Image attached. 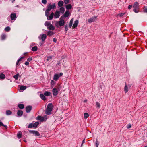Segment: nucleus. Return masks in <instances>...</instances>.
Segmentation results:
<instances>
[{
  "mask_svg": "<svg viewBox=\"0 0 147 147\" xmlns=\"http://www.w3.org/2000/svg\"><path fill=\"white\" fill-rule=\"evenodd\" d=\"M99 144V142L97 141V140H96V147H98Z\"/></svg>",
  "mask_w": 147,
  "mask_h": 147,
  "instance_id": "nucleus-44",
  "label": "nucleus"
},
{
  "mask_svg": "<svg viewBox=\"0 0 147 147\" xmlns=\"http://www.w3.org/2000/svg\"><path fill=\"white\" fill-rule=\"evenodd\" d=\"M128 88L127 86L125 85L124 87V91L125 93H127L128 91Z\"/></svg>",
  "mask_w": 147,
  "mask_h": 147,
  "instance_id": "nucleus-35",
  "label": "nucleus"
},
{
  "mask_svg": "<svg viewBox=\"0 0 147 147\" xmlns=\"http://www.w3.org/2000/svg\"><path fill=\"white\" fill-rule=\"evenodd\" d=\"M52 60V57L51 56H48L47 57V60L48 61H51Z\"/></svg>",
  "mask_w": 147,
  "mask_h": 147,
  "instance_id": "nucleus-30",
  "label": "nucleus"
},
{
  "mask_svg": "<svg viewBox=\"0 0 147 147\" xmlns=\"http://www.w3.org/2000/svg\"><path fill=\"white\" fill-rule=\"evenodd\" d=\"M23 58V57H21L19 58L18 60L19 61H21Z\"/></svg>",
  "mask_w": 147,
  "mask_h": 147,
  "instance_id": "nucleus-54",
  "label": "nucleus"
},
{
  "mask_svg": "<svg viewBox=\"0 0 147 147\" xmlns=\"http://www.w3.org/2000/svg\"><path fill=\"white\" fill-rule=\"evenodd\" d=\"M25 64L26 65H28L29 64V63L28 62H27V61L25 63Z\"/></svg>",
  "mask_w": 147,
  "mask_h": 147,
  "instance_id": "nucleus-53",
  "label": "nucleus"
},
{
  "mask_svg": "<svg viewBox=\"0 0 147 147\" xmlns=\"http://www.w3.org/2000/svg\"><path fill=\"white\" fill-rule=\"evenodd\" d=\"M51 93L49 92L46 91L44 93V95L47 96H49L50 95Z\"/></svg>",
  "mask_w": 147,
  "mask_h": 147,
  "instance_id": "nucleus-28",
  "label": "nucleus"
},
{
  "mask_svg": "<svg viewBox=\"0 0 147 147\" xmlns=\"http://www.w3.org/2000/svg\"><path fill=\"white\" fill-rule=\"evenodd\" d=\"M35 45V43H32L31 44V45H32V46H33V45Z\"/></svg>",
  "mask_w": 147,
  "mask_h": 147,
  "instance_id": "nucleus-56",
  "label": "nucleus"
},
{
  "mask_svg": "<svg viewBox=\"0 0 147 147\" xmlns=\"http://www.w3.org/2000/svg\"><path fill=\"white\" fill-rule=\"evenodd\" d=\"M44 94H41L40 95V97L41 99L42 100H46V97L45 96Z\"/></svg>",
  "mask_w": 147,
  "mask_h": 147,
  "instance_id": "nucleus-23",
  "label": "nucleus"
},
{
  "mask_svg": "<svg viewBox=\"0 0 147 147\" xmlns=\"http://www.w3.org/2000/svg\"><path fill=\"white\" fill-rule=\"evenodd\" d=\"M32 109V107L29 106L26 107V111L27 113H29L30 112Z\"/></svg>",
  "mask_w": 147,
  "mask_h": 147,
  "instance_id": "nucleus-16",
  "label": "nucleus"
},
{
  "mask_svg": "<svg viewBox=\"0 0 147 147\" xmlns=\"http://www.w3.org/2000/svg\"><path fill=\"white\" fill-rule=\"evenodd\" d=\"M12 112L10 110H7L6 111V114L7 115H9L11 114Z\"/></svg>",
  "mask_w": 147,
  "mask_h": 147,
  "instance_id": "nucleus-39",
  "label": "nucleus"
},
{
  "mask_svg": "<svg viewBox=\"0 0 147 147\" xmlns=\"http://www.w3.org/2000/svg\"><path fill=\"white\" fill-rule=\"evenodd\" d=\"M63 74L62 73H60L59 74H55L54 76L53 79L55 81H57L59 77L62 76Z\"/></svg>",
  "mask_w": 147,
  "mask_h": 147,
  "instance_id": "nucleus-8",
  "label": "nucleus"
},
{
  "mask_svg": "<svg viewBox=\"0 0 147 147\" xmlns=\"http://www.w3.org/2000/svg\"><path fill=\"white\" fill-rule=\"evenodd\" d=\"M124 14V13H121L120 14H119V15L120 16V17H121V16H123Z\"/></svg>",
  "mask_w": 147,
  "mask_h": 147,
  "instance_id": "nucleus-51",
  "label": "nucleus"
},
{
  "mask_svg": "<svg viewBox=\"0 0 147 147\" xmlns=\"http://www.w3.org/2000/svg\"><path fill=\"white\" fill-rule=\"evenodd\" d=\"M96 107L97 108H99L100 107V105L99 103L98 102H96Z\"/></svg>",
  "mask_w": 147,
  "mask_h": 147,
  "instance_id": "nucleus-37",
  "label": "nucleus"
},
{
  "mask_svg": "<svg viewBox=\"0 0 147 147\" xmlns=\"http://www.w3.org/2000/svg\"><path fill=\"white\" fill-rule=\"evenodd\" d=\"M19 61H18V60L17 61V62H16V65H19Z\"/></svg>",
  "mask_w": 147,
  "mask_h": 147,
  "instance_id": "nucleus-55",
  "label": "nucleus"
},
{
  "mask_svg": "<svg viewBox=\"0 0 147 147\" xmlns=\"http://www.w3.org/2000/svg\"><path fill=\"white\" fill-rule=\"evenodd\" d=\"M19 76V74H17L16 75H14L13 76V78L16 79V80H18V77Z\"/></svg>",
  "mask_w": 147,
  "mask_h": 147,
  "instance_id": "nucleus-41",
  "label": "nucleus"
},
{
  "mask_svg": "<svg viewBox=\"0 0 147 147\" xmlns=\"http://www.w3.org/2000/svg\"><path fill=\"white\" fill-rule=\"evenodd\" d=\"M53 41L55 43H56L57 40L55 38H54L53 39Z\"/></svg>",
  "mask_w": 147,
  "mask_h": 147,
  "instance_id": "nucleus-52",
  "label": "nucleus"
},
{
  "mask_svg": "<svg viewBox=\"0 0 147 147\" xmlns=\"http://www.w3.org/2000/svg\"><path fill=\"white\" fill-rule=\"evenodd\" d=\"M36 119L39 120L41 122H43L47 120V118L46 117H44L39 116L36 117Z\"/></svg>",
  "mask_w": 147,
  "mask_h": 147,
  "instance_id": "nucleus-9",
  "label": "nucleus"
},
{
  "mask_svg": "<svg viewBox=\"0 0 147 147\" xmlns=\"http://www.w3.org/2000/svg\"><path fill=\"white\" fill-rule=\"evenodd\" d=\"M131 124H129L127 125V127L129 129L131 127Z\"/></svg>",
  "mask_w": 147,
  "mask_h": 147,
  "instance_id": "nucleus-46",
  "label": "nucleus"
},
{
  "mask_svg": "<svg viewBox=\"0 0 147 147\" xmlns=\"http://www.w3.org/2000/svg\"><path fill=\"white\" fill-rule=\"evenodd\" d=\"M132 5H129L128 7V9H130L131 8H132Z\"/></svg>",
  "mask_w": 147,
  "mask_h": 147,
  "instance_id": "nucleus-48",
  "label": "nucleus"
},
{
  "mask_svg": "<svg viewBox=\"0 0 147 147\" xmlns=\"http://www.w3.org/2000/svg\"><path fill=\"white\" fill-rule=\"evenodd\" d=\"M29 132L30 133L34 134L36 136H40V134L39 133L36 131L34 130H29Z\"/></svg>",
  "mask_w": 147,
  "mask_h": 147,
  "instance_id": "nucleus-14",
  "label": "nucleus"
},
{
  "mask_svg": "<svg viewBox=\"0 0 147 147\" xmlns=\"http://www.w3.org/2000/svg\"><path fill=\"white\" fill-rule=\"evenodd\" d=\"M16 18V13H12L11 14L10 17L9 16L8 17L7 19L9 22H13Z\"/></svg>",
  "mask_w": 147,
  "mask_h": 147,
  "instance_id": "nucleus-3",
  "label": "nucleus"
},
{
  "mask_svg": "<svg viewBox=\"0 0 147 147\" xmlns=\"http://www.w3.org/2000/svg\"><path fill=\"white\" fill-rule=\"evenodd\" d=\"M63 2L62 1H60L58 3V5L59 7H63Z\"/></svg>",
  "mask_w": 147,
  "mask_h": 147,
  "instance_id": "nucleus-17",
  "label": "nucleus"
},
{
  "mask_svg": "<svg viewBox=\"0 0 147 147\" xmlns=\"http://www.w3.org/2000/svg\"><path fill=\"white\" fill-rule=\"evenodd\" d=\"M23 112L22 111L19 110L18 111L17 114L18 117H21L23 114Z\"/></svg>",
  "mask_w": 147,
  "mask_h": 147,
  "instance_id": "nucleus-18",
  "label": "nucleus"
},
{
  "mask_svg": "<svg viewBox=\"0 0 147 147\" xmlns=\"http://www.w3.org/2000/svg\"><path fill=\"white\" fill-rule=\"evenodd\" d=\"M50 23L48 21H46L45 23V25L46 26H48L50 25Z\"/></svg>",
  "mask_w": 147,
  "mask_h": 147,
  "instance_id": "nucleus-38",
  "label": "nucleus"
},
{
  "mask_svg": "<svg viewBox=\"0 0 147 147\" xmlns=\"http://www.w3.org/2000/svg\"><path fill=\"white\" fill-rule=\"evenodd\" d=\"M96 18L97 17L96 16L92 17L89 19L88 20V21L90 23L94 22L96 20Z\"/></svg>",
  "mask_w": 147,
  "mask_h": 147,
  "instance_id": "nucleus-13",
  "label": "nucleus"
},
{
  "mask_svg": "<svg viewBox=\"0 0 147 147\" xmlns=\"http://www.w3.org/2000/svg\"><path fill=\"white\" fill-rule=\"evenodd\" d=\"M53 109V106L52 104L49 103L47 105L46 110L45 113L47 115H50L51 113V111Z\"/></svg>",
  "mask_w": 147,
  "mask_h": 147,
  "instance_id": "nucleus-2",
  "label": "nucleus"
},
{
  "mask_svg": "<svg viewBox=\"0 0 147 147\" xmlns=\"http://www.w3.org/2000/svg\"><path fill=\"white\" fill-rule=\"evenodd\" d=\"M73 19L72 18L70 21L69 24V27L70 28H71V26L72 25V24H73Z\"/></svg>",
  "mask_w": 147,
  "mask_h": 147,
  "instance_id": "nucleus-27",
  "label": "nucleus"
},
{
  "mask_svg": "<svg viewBox=\"0 0 147 147\" xmlns=\"http://www.w3.org/2000/svg\"><path fill=\"white\" fill-rule=\"evenodd\" d=\"M89 116L88 114L87 113H85L84 114V117L85 119L87 118Z\"/></svg>",
  "mask_w": 147,
  "mask_h": 147,
  "instance_id": "nucleus-40",
  "label": "nucleus"
},
{
  "mask_svg": "<svg viewBox=\"0 0 147 147\" xmlns=\"http://www.w3.org/2000/svg\"><path fill=\"white\" fill-rule=\"evenodd\" d=\"M42 2L44 4H46L47 3V0H42Z\"/></svg>",
  "mask_w": 147,
  "mask_h": 147,
  "instance_id": "nucleus-45",
  "label": "nucleus"
},
{
  "mask_svg": "<svg viewBox=\"0 0 147 147\" xmlns=\"http://www.w3.org/2000/svg\"><path fill=\"white\" fill-rule=\"evenodd\" d=\"M38 49V48L37 46H34L32 48V50L33 51H37Z\"/></svg>",
  "mask_w": 147,
  "mask_h": 147,
  "instance_id": "nucleus-31",
  "label": "nucleus"
},
{
  "mask_svg": "<svg viewBox=\"0 0 147 147\" xmlns=\"http://www.w3.org/2000/svg\"><path fill=\"white\" fill-rule=\"evenodd\" d=\"M64 17L61 16L60 18V20L58 22L56 23V25L57 26L58 25L60 26H62L64 25L65 22L64 20H63Z\"/></svg>",
  "mask_w": 147,
  "mask_h": 147,
  "instance_id": "nucleus-4",
  "label": "nucleus"
},
{
  "mask_svg": "<svg viewBox=\"0 0 147 147\" xmlns=\"http://www.w3.org/2000/svg\"><path fill=\"white\" fill-rule=\"evenodd\" d=\"M59 11L60 13H63L65 11L64 8L63 7H60L59 9Z\"/></svg>",
  "mask_w": 147,
  "mask_h": 147,
  "instance_id": "nucleus-21",
  "label": "nucleus"
},
{
  "mask_svg": "<svg viewBox=\"0 0 147 147\" xmlns=\"http://www.w3.org/2000/svg\"><path fill=\"white\" fill-rule=\"evenodd\" d=\"M143 11L144 12L147 13V7L145 8Z\"/></svg>",
  "mask_w": 147,
  "mask_h": 147,
  "instance_id": "nucleus-49",
  "label": "nucleus"
},
{
  "mask_svg": "<svg viewBox=\"0 0 147 147\" xmlns=\"http://www.w3.org/2000/svg\"><path fill=\"white\" fill-rule=\"evenodd\" d=\"M85 142V140H84L82 142V144Z\"/></svg>",
  "mask_w": 147,
  "mask_h": 147,
  "instance_id": "nucleus-57",
  "label": "nucleus"
},
{
  "mask_svg": "<svg viewBox=\"0 0 147 147\" xmlns=\"http://www.w3.org/2000/svg\"><path fill=\"white\" fill-rule=\"evenodd\" d=\"M87 101V100H84V102H86Z\"/></svg>",
  "mask_w": 147,
  "mask_h": 147,
  "instance_id": "nucleus-58",
  "label": "nucleus"
},
{
  "mask_svg": "<svg viewBox=\"0 0 147 147\" xmlns=\"http://www.w3.org/2000/svg\"><path fill=\"white\" fill-rule=\"evenodd\" d=\"M60 15V11L58 10H56L54 14V17L55 18H58Z\"/></svg>",
  "mask_w": 147,
  "mask_h": 147,
  "instance_id": "nucleus-12",
  "label": "nucleus"
},
{
  "mask_svg": "<svg viewBox=\"0 0 147 147\" xmlns=\"http://www.w3.org/2000/svg\"><path fill=\"white\" fill-rule=\"evenodd\" d=\"M18 5H17V6H16V7H18Z\"/></svg>",
  "mask_w": 147,
  "mask_h": 147,
  "instance_id": "nucleus-62",
  "label": "nucleus"
},
{
  "mask_svg": "<svg viewBox=\"0 0 147 147\" xmlns=\"http://www.w3.org/2000/svg\"><path fill=\"white\" fill-rule=\"evenodd\" d=\"M0 78L1 79H3L5 78V76L3 74H1L0 75Z\"/></svg>",
  "mask_w": 147,
  "mask_h": 147,
  "instance_id": "nucleus-32",
  "label": "nucleus"
},
{
  "mask_svg": "<svg viewBox=\"0 0 147 147\" xmlns=\"http://www.w3.org/2000/svg\"><path fill=\"white\" fill-rule=\"evenodd\" d=\"M55 83V82L53 80H52L51 81V86H53Z\"/></svg>",
  "mask_w": 147,
  "mask_h": 147,
  "instance_id": "nucleus-42",
  "label": "nucleus"
},
{
  "mask_svg": "<svg viewBox=\"0 0 147 147\" xmlns=\"http://www.w3.org/2000/svg\"><path fill=\"white\" fill-rule=\"evenodd\" d=\"M32 60V58L31 57H29L27 59V61H30Z\"/></svg>",
  "mask_w": 147,
  "mask_h": 147,
  "instance_id": "nucleus-50",
  "label": "nucleus"
},
{
  "mask_svg": "<svg viewBox=\"0 0 147 147\" xmlns=\"http://www.w3.org/2000/svg\"><path fill=\"white\" fill-rule=\"evenodd\" d=\"M65 30L66 31V32H67V31L68 30V27H67V25H66L65 26Z\"/></svg>",
  "mask_w": 147,
  "mask_h": 147,
  "instance_id": "nucleus-47",
  "label": "nucleus"
},
{
  "mask_svg": "<svg viewBox=\"0 0 147 147\" xmlns=\"http://www.w3.org/2000/svg\"><path fill=\"white\" fill-rule=\"evenodd\" d=\"M2 126H4L6 129L7 128V126L4 125L0 121V127Z\"/></svg>",
  "mask_w": 147,
  "mask_h": 147,
  "instance_id": "nucleus-36",
  "label": "nucleus"
},
{
  "mask_svg": "<svg viewBox=\"0 0 147 147\" xmlns=\"http://www.w3.org/2000/svg\"><path fill=\"white\" fill-rule=\"evenodd\" d=\"M49 12H48V13L47 14H46V13H45V16H47V19L49 20H52L53 19V16H54V13L53 12H52L49 16Z\"/></svg>",
  "mask_w": 147,
  "mask_h": 147,
  "instance_id": "nucleus-10",
  "label": "nucleus"
},
{
  "mask_svg": "<svg viewBox=\"0 0 147 147\" xmlns=\"http://www.w3.org/2000/svg\"><path fill=\"white\" fill-rule=\"evenodd\" d=\"M54 34V32L52 31H49L47 33V35L50 36Z\"/></svg>",
  "mask_w": 147,
  "mask_h": 147,
  "instance_id": "nucleus-22",
  "label": "nucleus"
},
{
  "mask_svg": "<svg viewBox=\"0 0 147 147\" xmlns=\"http://www.w3.org/2000/svg\"><path fill=\"white\" fill-rule=\"evenodd\" d=\"M24 141L25 142H26V140H24Z\"/></svg>",
  "mask_w": 147,
  "mask_h": 147,
  "instance_id": "nucleus-61",
  "label": "nucleus"
},
{
  "mask_svg": "<svg viewBox=\"0 0 147 147\" xmlns=\"http://www.w3.org/2000/svg\"><path fill=\"white\" fill-rule=\"evenodd\" d=\"M11 1H12V3L14 2V1H15V0H11Z\"/></svg>",
  "mask_w": 147,
  "mask_h": 147,
  "instance_id": "nucleus-59",
  "label": "nucleus"
},
{
  "mask_svg": "<svg viewBox=\"0 0 147 147\" xmlns=\"http://www.w3.org/2000/svg\"><path fill=\"white\" fill-rule=\"evenodd\" d=\"M70 13L69 12V11H66L64 15V16H63L64 17H64H68Z\"/></svg>",
  "mask_w": 147,
  "mask_h": 147,
  "instance_id": "nucleus-19",
  "label": "nucleus"
},
{
  "mask_svg": "<svg viewBox=\"0 0 147 147\" xmlns=\"http://www.w3.org/2000/svg\"><path fill=\"white\" fill-rule=\"evenodd\" d=\"M39 123L38 122H32L31 123L29 124L28 126V128H36L37 126L38 125Z\"/></svg>",
  "mask_w": 147,
  "mask_h": 147,
  "instance_id": "nucleus-5",
  "label": "nucleus"
},
{
  "mask_svg": "<svg viewBox=\"0 0 147 147\" xmlns=\"http://www.w3.org/2000/svg\"><path fill=\"white\" fill-rule=\"evenodd\" d=\"M134 9L133 11L136 13L138 12L139 5L138 3L137 2H135L133 6Z\"/></svg>",
  "mask_w": 147,
  "mask_h": 147,
  "instance_id": "nucleus-6",
  "label": "nucleus"
},
{
  "mask_svg": "<svg viewBox=\"0 0 147 147\" xmlns=\"http://www.w3.org/2000/svg\"><path fill=\"white\" fill-rule=\"evenodd\" d=\"M26 88V86H21L20 88V89L21 90H24Z\"/></svg>",
  "mask_w": 147,
  "mask_h": 147,
  "instance_id": "nucleus-25",
  "label": "nucleus"
},
{
  "mask_svg": "<svg viewBox=\"0 0 147 147\" xmlns=\"http://www.w3.org/2000/svg\"><path fill=\"white\" fill-rule=\"evenodd\" d=\"M6 38V35L5 34H2L1 36V39L2 40H4Z\"/></svg>",
  "mask_w": 147,
  "mask_h": 147,
  "instance_id": "nucleus-34",
  "label": "nucleus"
},
{
  "mask_svg": "<svg viewBox=\"0 0 147 147\" xmlns=\"http://www.w3.org/2000/svg\"><path fill=\"white\" fill-rule=\"evenodd\" d=\"M55 7L56 5L55 3H53L52 4L51 3L49 4L47 6V9L45 11V13H46V14H47L49 11L52 9H55Z\"/></svg>",
  "mask_w": 147,
  "mask_h": 147,
  "instance_id": "nucleus-1",
  "label": "nucleus"
},
{
  "mask_svg": "<svg viewBox=\"0 0 147 147\" xmlns=\"http://www.w3.org/2000/svg\"><path fill=\"white\" fill-rule=\"evenodd\" d=\"M144 147H147V146H144Z\"/></svg>",
  "mask_w": 147,
  "mask_h": 147,
  "instance_id": "nucleus-60",
  "label": "nucleus"
},
{
  "mask_svg": "<svg viewBox=\"0 0 147 147\" xmlns=\"http://www.w3.org/2000/svg\"><path fill=\"white\" fill-rule=\"evenodd\" d=\"M72 6L71 4H69L66 5V8L67 9L69 10L71 9Z\"/></svg>",
  "mask_w": 147,
  "mask_h": 147,
  "instance_id": "nucleus-26",
  "label": "nucleus"
},
{
  "mask_svg": "<svg viewBox=\"0 0 147 147\" xmlns=\"http://www.w3.org/2000/svg\"><path fill=\"white\" fill-rule=\"evenodd\" d=\"M5 30L6 32L9 31L10 30V28L9 26H7L5 28Z\"/></svg>",
  "mask_w": 147,
  "mask_h": 147,
  "instance_id": "nucleus-33",
  "label": "nucleus"
},
{
  "mask_svg": "<svg viewBox=\"0 0 147 147\" xmlns=\"http://www.w3.org/2000/svg\"><path fill=\"white\" fill-rule=\"evenodd\" d=\"M18 107L21 109H22L24 107V105L23 104H19Z\"/></svg>",
  "mask_w": 147,
  "mask_h": 147,
  "instance_id": "nucleus-29",
  "label": "nucleus"
},
{
  "mask_svg": "<svg viewBox=\"0 0 147 147\" xmlns=\"http://www.w3.org/2000/svg\"><path fill=\"white\" fill-rule=\"evenodd\" d=\"M79 21L78 20H76L74 22L73 26H72L73 29L77 27Z\"/></svg>",
  "mask_w": 147,
  "mask_h": 147,
  "instance_id": "nucleus-15",
  "label": "nucleus"
},
{
  "mask_svg": "<svg viewBox=\"0 0 147 147\" xmlns=\"http://www.w3.org/2000/svg\"><path fill=\"white\" fill-rule=\"evenodd\" d=\"M22 133L21 131H19L17 134V136L18 138L20 139L22 137Z\"/></svg>",
  "mask_w": 147,
  "mask_h": 147,
  "instance_id": "nucleus-24",
  "label": "nucleus"
},
{
  "mask_svg": "<svg viewBox=\"0 0 147 147\" xmlns=\"http://www.w3.org/2000/svg\"><path fill=\"white\" fill-rule=\"evenodd\" d=\"M60 90V89L58 87L54 88L52 90L53 95L55 96H57Z\"/></svg>",
  "mask_w": 147,
  "mask_h": 147,
  "instance_id": "nucleus-7",
  "label": "nucleus"
},
{
  "mask_svg": "<svg viewBox=\"0 0 147 147\" xmlns=\"http://www.w3.org/2000/svg\"><path fill=\"white\" fill-rule=\"evenodd\" d=\"M48 29L51 30H53L55 29V27L51 24H50L48 27Z\"/></svg>",
  "mask_w": 147,
  "mask_h": 147,
  "instance_id": "nucleus-20",
  "label": "nucleus"
},
{
  "mask_svg": "<svg viewBox=\"0 0 147 147\" xmlns=\"http://www.w3.org/2000/svg\"><path fill=\"white\" fill-rule=\"evenodd\" d=\"M70 0H64V3L65 4H68Z\"/></svg>",
  "mask_w": 147,
  "mask_h": 147,
  "instance_id": "nucleus-43",
  "label": "nucleus"
},
{
  "mask_svg": "<svg viewBox=\"0 0 147 147\" xmlns=\"http://www.w3.org/2000/svg\"><path fill=\"white\" fill-rule=\"evenodd\" d=\"M46 38V35L45 34H44L40 35L38 36V38L39 39H41L42 41H44Z\"/></svg>",
  "mask_w": 147,
  "mask_h": 147,
  "instance_id": "nucleus-11",
  "label": "nucleus"
}]
</instances>
